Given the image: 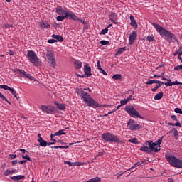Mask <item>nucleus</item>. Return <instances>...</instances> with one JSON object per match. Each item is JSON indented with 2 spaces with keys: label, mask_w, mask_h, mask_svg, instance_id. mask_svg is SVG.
I'll return each mask as SVG.
<instances>
[{
  "label": "nucleus",
  "mask_w": 182,
  "mask_h": 182,
  "mask_svg": "<svg viewBox=\"0 0 182 182\" xmlns=\"http://www.w3.org/2000/svg\"><path fill=\"white\" fill-rule=\"evenodd\" d=\"M140 129H143V127L136 123H134V125L129 127V130H140Z\"/></svg>",
  "instance_id": "obj_17"
},
{
  "label": "nucleus",
  "mask_w": 182,
  "mask_h": 182,
  "mask_svg": "<svg viewBox=\"0 0 182 182\" xmlns=\"http://www.w3.org/2000/svg\"><path fill=\"white\" fill-rule=\"evenodd\" d=\"M114 80H122V77L121 74H116L112 76Z\"/></svg>",
  "instance_id": "obj_31"
},
{
  "label": "nucleus",
  "mask_w": 182,
  "mask_h": 182,
  "mask_svg": "<svg viewBox=\"0 0 182 182\" xmlns=\"http://www.w3.org/2000/svg\"><path fill=\"white\" fill-rule=\"evenodd\" d=\"M116 16H117V14H116V13L114 12H111L109 16V21H111V22H113V23H114L115 25L117 24V22L114 21V18H116Z\"/></svg>",
  "instance_id": "obj_21"
},
{
  "label": "nucleus",
  "mask_w": 182,
  "mask_h": 182,
  "mask_svg": "<svg viewBox=\"0 0 182 182\" xmlns=\"http://www.w3.org/2000/svg\"><path fill=\"white\" fill-rule=\"evenodd\" d=\"M73 21H79V22H81V23L85 25L86 29H87V26H86L87 23V21H86L85 20H82V19L79 18V17H77V19H73Z\"/></svg>",
  "instance_id": "obj_32"
},
{
  "label": "nucleus",
  "mask_w": 182,
  "mask_h": 182,
  "mask_svg": "<svg viewBox=\"0 0 182 182\" xmlns=\"http://www.w3.org/2000/svg\"><path fill=\"white\" fill-rule=\"evenodd\" d=\"M48 43H55V42H58V41L55 40V39H50L48 41Z\"/></svg>",
  "instance_id": "obj_58"
},
{
  "label": "nucleus",
  "mask_w": 182,
  "mask_h": 182,
  "mask_svg": "<svg viewBox=\"0 0 182 182\" xmlns=\"http://www.w3.org/2000/svg\"><path fill=\"white\" fill-rule=\"evenodd\" d=\"M102 139L109 143H122V140L117 135L109 132L102 134Z\"/></svg>",
  "instance_id": "obj_4"
},
{
  "label": "nucleus",
  "mask_w": 182,
  "mask_h": 182,
  "mask_svg": "<svg viewBox=\"0 0 182 182\" xmlns=\"http://www.w3.org/2000/svg\"><path fill=\"white\" fill-rule=\"evenodd\" d=\"M97 69H98L99 70H100L102 69V65H100V60H98V61L97 62Z\"/></svg>",
  "instance_id": "obj_54"
},
{
  "label": "nucleus",
  "mask_w": 182,
  "mask_h": 182,
  "mask_svg": "<svg viewBox=\"0 0 182 182\" xmlns=\"http://www.w3.org/2000/svg\"><path fill=\"white\" fill-rule=\"evenodd\" d=\"M9 156L11 160H14V159H16V154H9Z\"/></svg>",
  "instance_id": "obj_55"
},
{
  "label": "nucleus",
  "mask_w": 182,
  "mask_h": 182,
  "mask_svg": "<svg viewBox=\"0 0 182 182\" xmlns=\"http://www.w3.org/2000/svg\"><path fill=\"white\" fill-rule=\"evenodd\" d=\"M127 102H130V100H134V97H133V95H130L129 97H128L127 99Z\"/></svg>",
  "instance_id": "obj_52"
},
{
  "label": "nucleus",
  "mask_w": 182,
  "mask_h": 182,
  "mask_svg": "<svg viewBox=\"0 0 182 182\" xmlns=\"http://www.w3.org/2000/svg\"><path fill=\"white\" fill-rule=\"evenodd\" d=\"M100 45L105 46V45H109V43H110V42L108 41H106V40H102V41H100Z\"/></svg>",
  "instance_id": "obj_39"
},
{
  "label": "nucleus",
  "mask_w": 182,
  "mask_h": 182,
  "mask_svg": "<svg viewBox=\"0 0 182 182\" xmlns=\"http://www.w3.org/2000/svg\"><path fill=\"white\" fill-rule=\"evenodd\" d=\"M84 72L87 77H90V76H92V68L89 66V64H85L84 65Z\"/></svg>",
  "instance_id": "obj_13"
},
{
  "label": "nucleus",
  "mask_w": 182,
  "mask_h": 182,
  "mask_svg": "<svg viewBox=\"0 0 182 182\" xmlns=\"http://www.w3.org/2000/svg\"><path fill=\"white\" fill-rule=\"evenodd\" d=\"M10 92H11V95H13V96H14V97H16V99L18 101H19V100H21V98H20L19 97H18V95H17V94H16V91H15V89L11 88V89L10 90Z\"/></svg>",
  "instance_id": "obj_28"
},
{
  "label": "nucleus",
  "mask_w": 182,
  "mask_h": 182,
  "mask_svg": "<svg viewBox=\"0 0 182 182\" xmlns=\"http://www.w3.org/2000/svg\"><path fill=\"white\" fill-rule=\"evenodd\" d=\"M57 107L60 109V110H65L66 109V105L65 104H59L58 102L55 103Z\"/></svg>",
  "instance_id": "obj_29"
},
{
  "label": "nucleus",
  "mask_w": 182,
  "mask_h": 182,
  "mask_svg": "<svg viewBox=\"0 0 182 182\" xmlns=\"http://www.w3.org/2000/svg\"><path fill=\"white\" fill-rule=\"evenodd\" d=\"M129 103L127 100L124 99L120 101L121 106H124V105H127Z\"/></svg>",
  "instance_id": "obj_45"
},
{
  "label": "nucleus",
  "mask_w": 182,
  "mask_h": 182,
  "mask_svg": "<svg viewBox=\"0 0 182 182\" xmlns=\"http://www.w3.org/2000/svg\"><path fill=\"white\" fill-rule=\"evenodd\" d=\"M0 89H4V90H9L11 91V90L12 88H11V87L6 85H0Z\"/></svg>",
  "instance_id": "obj_33"
},
{
  "label": "nucleus",
  "mask_w": 182,
  "mask_h": 182,
  "mask_svg": "<svg viewBox=\"0 0 182 182\" xmlns=\"http://www.w3.org/2000/svg\"><path fill=\"white\" fill-rule=\"evenodd\" d=\"M171 119H172V120H173L174 122H176V123H167V122H166V124H168V126H176L177 127H181V124L180 123V122H178V119H177V117L176 115H171Z\"/></svg>",
  "instance_id": "obj_11"
},
{
  "label": "nucleus",
  "mask_w": 182,
  "mask_h": 182,
  "mask_svg": "<svg viewBox=\"0 0 182 182\" xmlns=\"http://www.w3.org/2000/svg\"><path fill=\"white\" fill-rule=\"evenodd\" d=\"M46 57L48 58V60L49 59L53 58V53H52L50 51H48V53L46 54Z\"/></svg>",
  "instance_id": "obj_38"
},
{
  "label": "nucleus",
  "mask_w": 182,
  "mask_h": 182,
  "mask_svg": "<svg viewBox=\"0 0 182 182\" xmlns=\"http://www.w3.org/2000/svg\"><path fill=\"white\" fill-rule=\"evenodd\" d=\"M178 85H182V82H180L177 80L171 82V79H169L167 82H165L166 86H177Z\"/></svg>",
  "instance_id": "obj_14"
},
{
  "label": "nucleus",
  "mask_w": 182,
  "mask_h": 182,
  "mask_svg": "<svg viewBox=\"0 0 182 182\" xmlns=\"http://www.w3.org/2000/svg\"><path fill=\"white\" fill-rule=\"evenodd\" d=\"M163 96H164V95L163 94V92H159L158 94H156L154 96V100H160V99L163 98Z\"/></svg>",
  "instance_id": "obj_27"
},
{
  "label": "nucleus",
  "mask_w": 182,
  "mask_h": 182,
  "mask_svg": "<svg viewBox=\"0 0 182 182\" xmlns=\"http://www.w3.org/2000/svg\"><path fill=\"white\" fill-rule=\"evenodd\" d=\"M48 63H49V65L52 68H55V66H56V61H55L54 58L48 59Z\"/></svg>",
  "instance_id": "obj_24"
},
{
  "label": "nucleus",
  "mask_w": 182,
  "mask_h": 182,
  "mask_svg": "<svg viewBox=\"0 0 182 182\" xmlns=\"http://www.w3.org/2000/svg\"><path fill=\"white\" fill-rule=\"evenodd\" d=\"M40 26L44 29H49L50 24L47 21H42L40 22Z\"/></svg>",
  "instance_id": "obj_15"
},
{
  "label": "nucleus",
  "mask_w": 182,
  "mask_h": 182,
  "mask_svg": "<svg viewBox=\"0 0 182 182\" xmlns=\"http://www.w3.org/2000/svg\"><path fill=\"white\" fill-rule=\"evenodd\" d=\"M169 133H173V136L176 139V140H178V131L176 128H173L171 131L169 132Z\"/></svg>",
  "instance_id": "obj_22"
},
{
  "label": "nucleus",
  "mask_w": 182,
  "mask_h": 182,
  "mask_svg": "<svg viewBox=\"0 0 182 182\" xmlns=\"http://www.w3.org/2000/svg\"><path fill=\"white\" fill-rule=\"evenodd\" d=\"M105 154V152H99L97 156L95 157V159H96V157H100L101 156H103Z\"/></svg>",
  "instance_id": "obj_59"
},
{
  "label": "nucleus",
  "mask_w": 182,
  "mask_h": 182,
  "mask_svg": "<svg viewBox=\"0 0 182 182\" xmlns=\"http://www.w3.org/2000/svg\"><path fill=\"white\" fill-rule=\"evenodd\" d=\"M9 55L10 56H14V51H12L11 50H9Z\"/></svg>",
  "instance_id": "obj_63"
},
{
  "label": "nucleus",
  "mask_w": 182,
  "mask_h": 182,
  "mask_svg": "<svg viewBox=\"0 0 182 182\" xmlns=\"http://www.w3.org/2000/svg\"><path fill=\"white\" fill-rule=\"evenodd\" d=\"M127 171H120V173H117V178H120V177H122V174H124V173H127Z\"/></svg>",
  "instance_id": "obj_43"
},
{
  "label": "nucleus",
  "mask_w": 182,
  "mask_h": 182,
  "mask_svg": "<svg viewBox=\"0 0 182 182\" xmlns=\"http://www.w3.org/2000/svg\"><path fill=\"white\" fill-rule=\"evenodd\" d=\"M153 83H157V80H151L147 81L146 85H153Z\"/></svg>",
  "instance_id": "obj_44"
},
{
  "label": "nucleus",
  "mask_w": 182,
  "mask_h": 182,
  "mask_svg": "<svg viewBox=\"0 0 182 182\" xmlns=\"http://www.w3.org/2000/svg\"><path fill=\"white\" fill-rule=\"evenodd\" d=\"M160 85H159V84L156 85V86H155L154 88H152L151 89V91L152 92H156V90H158V89H160Z\"/></svg>",
  "instance_id": "obj_48"
},
{
  "label": "nucleus",
  "mask_w": 182,
  "mask_h": 182,
  "mask_svg": "<svg viewBox=\"0 0 182 182\" xmlns=\"http://www.w3.org/2000/svg\"><path fill=\"white\" fill-rule=\"evenodd\" d=\"M121 106H122V105H118V106L117 107V109H114V110L112 111V112H108L107 114H105L104 116L106 117L109 116V114H112V113H114V112H116V110H119V109H120Z\"/></svg>",
  "instance_id": "obj_37"
},
{
  "label": "nucleus",
  "mask_w": 182,
  "mask_h": 182,
  "mask_svg": "<svg viewBox=\"0 0 182 182\" xmlns=\"http://www.w3.org/2000/svg\"><path fill=\"white\" fill-rule=\"evenodd\" d=\"M51 149H65V146H51Z\"/></svg>",
  "instance_id": "obj_53"
},
{
  "label": "nucleus",
  "mask_w": 182,
  "mask_h": 182,
  "mask_svg": "<svg viewBox=\"0 0 182 182\" xmlns=\"http://www.w3.org/2000/svg\"><path fill=\"white\" fill-rule=\"evenodd\" d=\"M156 83H158V85L161 87L162 85H165L166 82H163L160 80H156Z\"/></svg>",
  "instance_id": "obj_56"
},
{
  "label": "nucleus",
  "mask_w": 182,
  "mask_h": 182,
  "mask_svg": "<svg viewBox=\"0 0 182 182\" xmlns=\"http://www.w3.org/2000/svg\"><path fill=\"white\" fill-rule=\"evenodd\" d=\"M163 137H164V136H161L160 139H159L156 141H157V144H158V146L159 147H161L160 146V144H161V143H163Z\"/></svg>",
  "instance_id": "obj_40"
},
{
  "label": "nucleus",
  "mask_w": 182,
  "mask_h": 182,
  "mask_svg": "<svg viewBox=\"0 0 182 182\" xmlns=\"http://www.w3.org/2000/svg\"><path fill=\"white\" fill-rule=\"evenodd\" d=\"M41 109L48 114H50V113H54V112H55L56 108L52 106L41 105Z\"/></svg>",
  "instance_id": "obj_10"
},
{
  "label": "nucleus",
  "mask_w": 182,
  "mask_h": 182,
  "mask_svg": "<svg viewBox=\"0 0 182 182\" xmlns=\"http://www.w3.org/2000/svg\"><path fill=\"white\" fill-rule=\"evenodd\" d=\"M63 134H66V132H65V129H61L55 132V135L57 136H62Z\"/></svg>",
  "instance_id": "obj_36"
},
{
  "label": "nucleus",
  "mask_w": 182,
  "mask_h": 182,
  "mask_svg": "<svg viewBox=\"0 0 182 182\" xmlns=\"http://www.w3.org/2000/svg\"><path fill=\"white\" fill-rule=\"evenodd\" d=\"M27 58L31 63H33L36 66H42V61L38 58L35 51L29 50L27 54Z\"/></svg>",
  "instance_id": "obj_5"
},
{
  "label": "nucleus",
  "mask_w": 182,
  "mask_h": 182,
  "mask_svg": "<svg viewBox=\"0 0 182 182\" xmlns=\"http://www.w3.org/2000/svg\"><path fill=\"white\" fill-rule=\"evenodd\" d=\"M154 77H163V76L154 75V76H151V77H150V79H153Z\"/></svg>",
  "instance_id": "obj_62"
},
{
  "label": "nucleus",
  "mask_w": 182,
  "mask_h": 182,
  "mask_svg": "<svg viewBox=\"0 0 182 182\" xmlns=\"http://www.w3.org/2000/svg\"><path fill=\"white\" fill-rule=\"evenodd\" d=\"M16 72L21 77H24V79H30V80H36L33 76H31L30 74L26 73V72H25L23 70L18 69Z\"/></svg>",
  "instance_id": "obj_9"
},
{
  "label": "nucleus",
  "mask_w": 182,
  "mask_h": 182,
  "mask_svg": "<svg viewBox=\"0 0 182 182\" xmlns=\"http://www.w3.org/2000/svg\"><path fill=\"white\" fill-rule=\"evenodd\" d=\"M74 64L75 65V69H80L82 68V62L80 60H75Z\"/></svg>",
  "instance_id": "obj_30"
},
{
  "label": "nucleus",
  "mask_w": 182,
  "mask_h": 182,
  "mask_svg": "<svg viewBox=\"0 0 182 182\" xmlns=\"http://www.w3.org/2000/svg\"><path fill=\"white\" fill-rule=\"evenodd\" d=\"M21 157L22 159H26V160H28V161H31V157L28 154L22 155Z\"/></svg>",
  "instance_id": "obj_47"
},
{
  "label": "nucleus",
  "mask_w": 182,
  "mask_h": 182,
  "mask_svg": "<svg viewBox=\"0 0 182 182\" xmlns=\"http://www.w3.org/2000/svg\"><path fill=\"white\" fill-rule=\"evenodd\" d=\"M124 110L125 112H128L131 117H138L139 119H142V120H144V117L140 115L137 109H135L133 105H126Z\"/></svg>",
  "instance_id": "obj_7"
},
{
  "label": "nucleus",
  "mask_w": 182,
  "mask_h": 182,
  "mask_svg": "<svg viewBox=\"0 0 182 182\" xmlns=\"http://www.w3.org/2000/svg\"><path fill=\"white\" fill-rule=\"evenodd\" d=\"M65 164H69V166H75V163L70 162V161H64Z\"/></svg>",
  "instance_id": "obj_49"
},
{
  "label": "nucleus",
  "mask_w": 182,
  "mask_h": 182,
  "mask_svg": "<svg viewBox=\"0 0 182 182\" xmlns=\"http://www.w3.org/2000/svg\"><path fill=\"white\" fill-rule=\"evenodd\" d=\"M146 39L147 41H149V42H153V41H154V37L150 36H148Z\"/></svg>",
  "instance_id": "obj_50"
},
{
  "label": "nucleus",
  "mask_w": 182,
  "mask_h": 182,
  "mask_svg": "<svg viewBox=\"0 0 182 182\" xmlns=\"http://www.w3.org/2000/svg\"><path fill=\"white\" fill-rule=\"evenodd\" d=\"M129 19L131 21V26H133V28H135V29H137L138 25H137V22L134 19V16L133 15H131L129 16Z\"/></svg>",
  "instance_id": "obj_16"
},
{
  "label": "nucleus",
  "mask_w": 182,
  "mask_h": 182,
  "mask_svg": "<svg viewBox=\"0 0 182 182\" xmlns=\"http://www.w3.org/2000/svg\"><path fill=\"white\" fill-rule=\"evenodd\" d=\"M77 77H86L85 74V75H80V74H77Z\"/></svg>",
  "instance_id": "obj_64"
},
{
  "label": "nucleus",
  "mask_w": 182,
  "mask_h": 182,
  "mask_svg": "<svg viewBox=\"0 0 182 182\" xmlns=\"http://www.w3.org/2000/svg\"><path fill=\"white\" fill-rule=\"evenodd\" d=\"M68 18V19H78L77 16L74 14L73 12H65V16H59L56 17V20L58 21V22H62L63 19H66Z\"/></svg>",
  "instance_id": "obj_8"
},
{
  "label": "nucleus",
  "mask_w": 182,
  "mask_h": 182,
  "mask_svg": "<svg viewBox=\"0 0 182 182\" xmlns=\"http://www.w3.org/2000/svg\"><path fill=\"white\" fill-rule=\"evenodd\" d=\"M167 161L172 167H176V168H182V160L177 159L176 156H166Z\"/></svg>",
  "instance_id": "obj_6"
},
{
  "label": "nucleus",
  "mask_w": 182,
  "mask_h": 182,
  "mask_svg": "<svg viewBox=\"0 0 182 182\" xmlns=\"http://www.w3.org/2000/svg\"><path fill=\"white\" fill-rule=\"evenodd\" d=\"M25 178V176L23 175H17L11 177V180H14V181H19V180H23Z\"/></svg>",
  "instance_id": "obj_19"
},
{
  "label": "nucleus",
  "mask_w": 182,
  "mask_h": 182,
  "mask_svg": "<svg viewBox=\"0 0 182 182\" xmlns=\"http://www.w3.org/2000/svg\"><path fill=\"white\" fill-rule=\"evenodd\" d=\"M78 96L82 97L84 100L85 103H86L90 107H100L99 103L96 102L90 95L84 91L82 88L78 89L77 91Z\"/></svg>",
  "instance_id": "obj_1"
},
{
  "label": "nucleus",
  "mask_w": 182,
  "mask_h": 182,
  "mask_svg": "<svg viewBox=\"0 0 182 182\" xmlns=\"http://www.w3.org/2000/svg\"><path fill=\"white\" fill-rule=\"evenodd\" d=\"M129 143H133L134 144H139V141L137 138H132L129 139Z\"/></svg>",
  "instance_id": "obj_35"
},
{
  "label": "nucleus",
  "mask_w": 182,
  "mask_h": 182,
  "mask_svg": "<svg viewBox=\"0 0 182 182\" xmlns=\"http://www.w3.org/2000/svg\"><path fill=\"white\" fill-rule=\"evenodd\" d=\"M146 146H141L140 148L141 151H144V153H147L148 154H151V153H159L161 150L160 148H157L156 146V144L153 142V141H146L145 142ZM147 145L149 146H147Z\"/></svg>",
  "instance_id": "obj_3"
},
{
  "label": "nucleus",
  "mask_w": 182,
  "mask_h": 182,
  "mask_svg": "<svg viewBox=\"0 0 182 182\" xmlns=\"http://www.w3.org/2000/svg\"><path fill=\"white\" fill-rule=\"evenodd\" d=\"M5 28H14V26L11 24H5Z\"/></svg>",
  "instance_id": "obj_61"
},
{
  "label": "nucleus",
  "mask_w": 182,
  "mask_h": 182,
  "mask_svg": "<svg viewBox=\"0 0 182 182\" xmlns=\"http://www.w3.org/2000/svg\"><path fill=\"white\" fill-rule=\"evenodd\" d=\"M38 141L41 147H46V146H48V141H45L42 137H40V139H38Z\"/></svg>",
  "instance_id": "obj_18"
},
{
  "label": "nucleus",
  "mask_w": 182,
  "mask_h": 182,
  "mask_svg": "<svg viewBox=\"0 0 182 182\" xmlns=\"http://www.w3.org/2000/svg\"><path fill=\"white\" fill-rule=\"evenodd\" d=\"M182 70V65L174 67V70Z\"/></svg>",
  "instance_id": "obj_51"
},
{
  "label": "nucleus",
  "mask_w": 182,
  "mask_h": 182,
  "mask_svg": "<svg viewBox=\"0 0 182 182\" xmlns=\"http://www.w3.org/2000/svg\"><path fill=\"white\" fill-rule=\"evenodd\" d=\"M134 123H136L134 120L129 119L127 122V126L130 127L131 126H133Z\"/></svg>",
  "instance_id": "obj_41"
},
{
  "label": "nucleus",
  "mask_w": 182,
  "mask_h": 182,
  "mask_svg": "<svg viewBox=\"0 0 182 182\" xmlns=\"http://www.w3.org/2000/svg\"><path fill=\"white\" fill-rule=\"evenodd\" d=\"M52 38L55 39V41H57V42H58H58H63V36H62L53 34Z\"/></svg>",
  "instance_id": "obj_23"
},
{
  "label": "nucleus",
  "mask_w": 182,
  "mask_h": 182,
  "mask_svg": "<svg viewBox=\"0 0 182 182\" xmlns=\"http://www.w3.org/2000/svg\"><path fill=\"white\" fill-rule=\"evenodd\" d=\"M55 12L56 14H58V15H63L64 14L65 16H66V12H70V11H68L62 8H56Z\"/></svg>",
  "instance_id": "obj_20"
},
{
  "label": "nucleus",
  "mask_w": 182,
  "mask_h": 182,
  "mask_svg": "<svg viewBox=\"0 0 182 182\" xmlns=\"http://www.w3.org/2000/svg\"><path fill=\"white\" fill-rule=\"evenodd\" d=\"M144 161L136 162L132 168L127 169V171H130V170H133V168H135V167H139V166H141V164H144Z\"/></svg>",
  "instance_id": "obj_26"
},
{
  "label": "nucleus",
  "mask_w": 182,
  "mask_h": 182,
  "mask_svg": "<svg viewBox=\"0 0 182 182\" xmlns=\"http://www.w3.org/2000/svg\"><path fill=\"white\" fill-rule=\"evenodd\" d=\"M152 25L154 28L156 29V31L158 32V33H159V35H161L162 38L165 37V38H169V39H173L174 41L177 40V38H176V35L166 30V28H164L161 26L156 23H153Z\"/></svg>",
  "instance_id": "obj_2"
},
{
  "label": "nucleus",
  "mask_w": 182,
  "mask_h": 182,
  "mask_svg": "<svg viewBox=\"0 0 182 182\" xmlns=\"http://www.w3.org/2000/svg\"><path fill=\"white\" fill-rule=\"evenodd\" d=\"M109 32V29L107 28H105V29H102L100 32V35H106Z\"/></svg>",
  "instance_id": "obj_42"
},
{
  "label": "nucleus",
  "mask_w": 182,
  "mask_h": 182,
  "mask_svg": "<svg viewBox=\"0 0 182 182\" xmlns=\"http://www.w3.org/2000/svg\"><path fill=\"white\" fill-rule=\"evenodd\" d=\"M101 73H102V75H104L105 76H107V73H106V71H105V70H103V68H101V70H100Z\"/></svg>",
  "instance_id": "obj_57"
},
{
  "label": "nucleus",
  "mask_w": 182,
  "mask_h": 182,
  "mask_svg": "<svg viewBox=\"0 0 182 182\" xmlns=\"http://www.w3.org/2000/svg\"><path fill=\"white\" fill-rule=\"evenodd\" d=\"M174 112H175V113L182 114V109L180 108H175Z\"/></svg>",
  "instance_id": "obj_46"
},
{
  "label": "nucleus",
  "mask_w": 182,
  "mask_h": 182,
  "mask_svg": "<svg viewBox=\"0 0 182 182\" xmlns=\"http://www.w3.org/2000/svg\"><path fill=\"white\" fill-rule=\"evenodd\" d=\"M15 171H16L15 169L11 170V171L9 169H7L4 172V176H9V174H11V173H15Z\"/></svg>",
  "instance_id": "obj_34"
},
{
  "label": "nucleus",
  "mask_w": 182,
  "mask_h": 182,
  "mask_svg": "<svg viewBox=\"0 0 182 182\" xmlns=\"http://www.w3.org/2000/svg\"><path fill=\"white\" fill-rule=\"evenodd\" d=\"M2 100H5V102H6L7 103H9V105H11V102H9L8 100V99H6V97L5 96L3 97V98H1Z\"/></svg>",
  "instance_id": "obj_60"
},
{
  "label": "nucleus",
  "mask_w": 182,
  "mask_h": 182,
  "mask_svg": "<svg viewBox=\"0 0 182 182\" xmlns=\"http://www.w3.org/2000/svg\"><path fill=\"white\" fill-rule=\"evenodd\" d=\"M136 39H137V32L132 31L129 35V45H133Z\"/></svg>",
  "instance_id": "obj_12"
},
{
  "label": "nucleus",
  "mask_w": 182,
  "mask_h": 182,
  "mask_svg": "<svg viewBox=\"0 0 182 182\" xmlns=\"http://www.w3.org/2000/svg\"><path fill=\"white\" fill-rule=\"evenodd\" d=\"M127 48L126 47H122L118 49V50L115 53V56H119V55H122L123 52H126Z\"/></svg>",
  "instance_id": "obj_25"
}]
</instances>
